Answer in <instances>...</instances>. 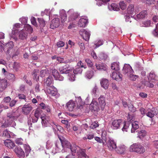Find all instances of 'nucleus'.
Instances as JSON below:
<instances>
[{
	"label": "nucleus",
	"instance_id": "obj_26",
	"mask_svg": "<svg viewBox=\"0 0 158 158\" xmlns=\"http://www.w3.org/2000/svg\"><path fill=\"white\" fill-rule=\"evenodd\" d=\"M60 139L63 148H69L70 147L71 145L70 143L65 139H62L60 138Z\"/></svg>",
	"mask_w": 158,
	"mask_h": 158
},
{
	"label": "nucleus",
	"instance_id": "obj_49",
	"mask_svg": "<svg viewBox=\"0 0 158 158\" xmlns=\"http://www.w3.org/2000/svg\"><path fill=\"white\" fill-rule=\"evenodd\" d=\"M94 75V72L92 70L88 71L86 73V77L89 79L91 78Z\"/></svg>",
	"mask_w": 158,
	"mask_h": 158
},
{
	"label": "nucleus",
	"instance_id": "obj_58",
	"mask_svg": "<svg viewBox=\"0 0 158 158\" xmlns=\"http://www.w3.org/2000/svg\"><path fill=\"white\" fill-rule=\"evenodd\" d=\"M85 61L89 66L90 67H92L93 66V63L90 59H85Z\"/></svg>",
	"mask_w": 158,
	"mask_h": 158
},
{
	"label": "nucleus",
	"instance_id": "obj_31",
	"mask_svg": "<svg viewBox=\"0 0 158 158\" xmlns=\"http://www.w3.org/2000/svg\"><path fill=\"white\" fill-rule=\"evenodd\" d=\"M14 46L13 42L12 41H10L6 44L5 48L7 49V52L8 53H9L10 50L13 48Z\"/></svg>",
	"mask_w": 158,
	"mask_h": 158
},
{
	"label": "nucleus",
	"instance_id": "obj_62",
	"mask_svg": "<svg viewBox=\"0 0 158 158\" xmlns=\"http://www.w3.org/2000/svg\"><path fill=\"white\" fill-rule=\"evenodd\" d=\"M31 21L32 24L35 26L36 27H38L37 24L36 22V19L35 17H32L31 19Z\"/></svg>",
	"mask_w": 158,
	"mask_h": 158
},
{
	"label": "nucleus",
	"instance_id": "obj_14",
	"mask_svg": "<svg viewBox=\"0 0 158 158\" xmlns=\"http://www.w3.org/2000/svg\"><path fill=\"white\" fill-rule=\"evenodd\" d=\"M4 143L6 146L10 149H13L16 146L15 143L9 139L4 140Z\"/></svg>",
	"mask_w": 158,
	"mask_h": 158
},
{
	"label": "nucleus",
	"instance_id": "obj_59",
	"mask_svg": "<svg viewBox=\"0 0 158 158\" xmlns=\"http://www.w3.org/2000/svg\"><path fill=\"white\" fill-rule=\"evenodd\" d=\"M78 16L79 15L77 13L73 12L70 18H71V20H75L78 17Z\"/></svg>",
	"mask_w": 158,
	"mask_h": 158
},
{
	"label": "nucleus",
	"instance_id": "obj_34",
	"mask_svg": "<svg viewBox=\"0 0 158 158\" xmlns=\"http://www.w3.org/2000/svg\"><path fill=\"white\" fill-rule=\"evenodd\" d=\"M111 68L115 71L118 70L119 69V63L117 62H113L111 64Z\"/></svg>",
	"mask_w": 158,
	"mask_h": 158
},
{
	"label": "nucleus",
	"instance_id": "obj_60",
	"mask_svg": "<svg viewBox=\"0 0 158 158\" xmlns=\"http://www.w3.org/2000/svg\"><path fill=\"white\" fill-rule=\"evenodd\" d=\"M18 97L20 100H25L26 99V96L23 94H19L18 95Z\"/></svg>",
	"mask_w": 158,
	"mask_h": 158
},
{
	"label": "nucleus",
	"instance_id": "obj_2",
	"mask_svg": "<svg viewBox=\"0 0 158 158\" xmlns=\"http://www.w3.org/2000/svg\"><path fill=\"white\" fill-rule=\"evenodd\" d=\"M148 81L146 80H144L142 81V84L150 88H153L154 87V85L151 82H154V81L157 80L156 76L153 72H151L148 77Z\"/></svg>",
	"mask_w": 158,
	"mask_h": 158
},
{
	"label": "nucleus",
	"instance_id": "obj_43",
	"mask_svg": "<svg viewBox=\"0 0 158 158\" xmlns=\"http://www.w3.org/2000/svg\"><path fill=\"white\" fill-rule=\"evenodd\" d=\"M39 71V70L38 69H34L32 73V75L33 76L34 79H38L39 77L38 73Z\"/></svg>",
	"mask_w": 158,
	"mask_h": 158
},
{
	"label": "nucleus",
	"instance_id": "obj_28",
	"mask_svg": "<svg viewBox=\"0 0 158 158\" xmlns=\"http://www.w3.org/2000/svg\"><path fill=\"white\" fill-rule=\"evenodd\" d=\"M98 99L101 108L103 110L106 105L105 98L103 96H101Z\"/></svg>",
	"mask_w": 158,
	"mask_h": 158
},
{
	"label": "nucleus",
	"instance_id": "obj_48",
	"mask_svg": "<svg viewBox=\"0 0 158 158\" xmlns=\"http://www.w3.org/2000/svg\"><path fill=\"white\" fill-rule=\"evenodd\" d=\"M152 34L155 37H158V23L156 25L155 28L152 31Z\"/></svg>",
	"mask_w": 158,
	"mask_h": 158
},
{
	"label": "nucleus",
	"instance_id": "obj_1",
	"mask_svg": "<svg viewBox=\"0 0 158 158\" xmlns=\"http://www.w3.org/2000/svg\"><path fill=\"white\" fill-rule=\"evenodd\" d=\"M19 116L18 111L17 110L8 113L7 115V122H5L1 126L2 127H6L10 124L12 121L16 119Z\"/></svg>",
	"mask_w": 158,
	"mask_h": 158
},
{
	"label": "nucleus",
	"instance_id": "obj_33",
	"mask_svg": "<svg viewBox=\"0 0 158 158\" xmlns=\"http://www.w3.org/2000/svg\"><path fill=\"white\" fill-rule=\"evenodd\" d=\"M7 86V81L6 80H2L0 82V91H3Z\"/></svg>",
	"mask_w": 158,
	"mask_h": 158
},
{
	"label": "nucleus",
	"instance_id": "obj_20",
	"mask_svg": "<svg viewBox=\"0 0 158 158\" xmlns=\"http://www.w3.org/2000/svg\"><path fill=\"white\" fill-rule=\"evenodd\" d=\"M112 78L118 81H120L122 80V75L119 73L113 72L111 75Z\"/></svg>",
	"mask_w": 158,
	"mask_h": 158
},
{
	"label": "nucleus",
	"instance_id": "obj_30",
	"mask_svg": "<svg viewBox=\"0 0 158 158\" xmlns=\"http://www.w3.org/2000/svg\"><path fill=\"white\" fill-rule=\"evenodd\" d=\"M82 32V37L83 39L86 41H88L90 35V33L85 30H83Z\"/></svg>",
	"mask_w": 158,
	"mask_h": 158
},
{
	"label": "nucleus",
	"instance_id": "obj_25",
	"mask_svg": "<svg viewBox=\"0 0 158 158\" xmlns=\"http://www.w3.org/2000/svg\"><path fill=\"white\" fill-rule=\"evenodd\" d=\"M53 84V79L52 76H49L47 78L46 81L44 82V85L49 87L52 85Z\"/></svg>",
	"mask_w": 158,
	"mask_h": 158
},
{
	"label": "nucleus",
	"instance_id": "obj_27",
	"mask_svg": "<svg viewBox=\"0 0 158 158\" xmlns=\"http://www.w3.org/2000/svg\"><path fill=\"white\" fill-rule=\"evenodd\" d=\"M100 84L102 87L105 89H107L109 85V82L108 80L103 78L100 81Z\"/></svg>",
	"mask_w": 158,
	"mask_h": 158
},
{
	"label": "nucleus",
	"instance_id": "obj_8",
	"mask_svg": "<svg viewBox=\"0 0 158 158\" xmlns=\"http://www.w3.org/2000/svg\"><path fill=\"white\" fill-rule=\"evenodd\" d=\"M14 151L19 157L23 158L25 156L24 152L20 147L16 146Z\"/></svg>",
	"mask_w": 158,
	"mask_h": 158
},
{
	"label": "nucleus",
	"instance_id": "obj_35",
	"mask_svg": "<svg viewBox=\"0 0 158 158\" xmlns=\"http://www.w3.org/2000/svg\"><path fill=\"white\" fill-rule=\"evenodd\" d=\"M40 106L42 109L45 110L48 112H50L51 108L49 106L45 105L43 102L40 104Z\"/></svg>",
	"mask_w": 158,
	"mask_h": 158
},
{
	"label": "nucleus",
	"instance_id": "obj_47",
	"mask_svg": "<svg viewBox=\"0 0 158 158\" xmlns=\"http://www.w3.org/2000/svg\"><path fill=\"white\" fill-rule=\"evenodd\" d=\"M24 147L25 148L26 156H28L29 153L30 152L31 150L30 147L28 145L25 144L24 145Z\"/></svg>",
	"mask_w": 158,
	"mask_h": 158
},
{
	"label": "nucleus",
	"instance_id": "obj_10",
	"mask_svg": "<svg viewBox=\"0 0 158 158\" xmlns=\"http://www.w3.org/2000/svg\"><path fill=\"white\" fill-rule=\"evenodd\" d=\"M106 143L108 148L111 151L116 149L117 148L116 143L113 140L109 139Z\"/></svg>",
	"mask_w": 158,
	"mask_h": 158
},
{
	"label": "nucleus",
	"instance_id": "obj_4",
	"mask_svg": "<svg viewBox=\"0 0 158 158\" xmlns=\"http://www.w3.org/2000/svg\"><path fill=\"white\" fill-rule=\"evenodd\" d=\"M73 70V68L70 67L69 65L66 64L59 69L60 73L61 74H68L70 73Z\"/></svg>",
	"mask_w": 158,
	"mask_h": 158
},
{
	"label": "nucleus",
	"instance_id": "obj_38",
	"mask_svg": "<svg viewBox=\"0 0 158 158\" xmlns=\"http://www.w3.org/2000/svg\"><path fill=\"white\" fill-rule=\"evenodd\" d=\"M108 8L110 10H114L117 11L118 10V5L115 3H113L108 6Z\"/></svg>",
	"mask_w": 158,
	"mask_h": 158
},
{
	"label": "nucleus",
	"instance_id": "obj_5",
	"mask_svg": "<svg viewBox=\"0 0 158 158\" xmlns=\"http://www.w3.org/2000/svg\"><path fill=\"white\" fill-rule=\"evenodd\" d=\"M122 123V120L121 119H115L112 122L111 127L114 130L119 129Z\"/></svg>",
	"mask_w": 158,
	"mask_h": 158
},
{
	"label": "nucleus",
	"instance_id": "obj_42",
	"mask_svg": "<svg viewBox=\"0 0 158 158\" xmlns=\"http://www.w3.org/2000/svg\"><path fill=\"white\" fill-rule=\"evenodd\" d=\"M123 127L122 129L123 131L127 132L129 129L130 123L128 122L124 121V122Z\"/></svg>",
	"mask_w": 158,
	"mask_h": 158
},
{
	"label": "nucleus",
	"instance_id": "obj_32",
	"mask_svg": "<svg viewBox=\"0 0 158 158\" xmlns=\"http://www.w3.org/2000/svg\"><path fill=\"white\" fill-rule=\"evenodd\" d=\"M115 150L119 154H122L125 151V147L124 145L119 146L117 148H116Z\"/></svg>",
	"mask_w": 158,
	"mask_h": 158
},
{
	"label": "nucleus",
	"instance_id": "obj_54",
	"mask_svg": "<svg viewBox=\"0 0 158 158\" xmlns=\"http://www.w3.org/2000/svg\"><path fill=\"white\" fill-rule=\"evenodd\" d=\"M132 73H130L129 76L130 80L133 81H135L138 77L139 76L133 74Z\"/></svg>",
	"mask_w": 158,
	"mask_h": 158
},
{
	"label": "nucleus",
	"instance_id": "obj_18",
	"mask_svg": "<svg viewBox=\"0 0 158 158\" xmlns=\"http://www.w3.org/2000/svg\"><path fill=\"white\" fill-rule=\"evenodd\" d=\"M88 19L87 17L80 19L78 22V26L81 27H84L86 25L88 22Z\"/></svg>",
	"mask_w": 158,
	"mask_h": 158
},
{
	"label": "nucleus",
	"instance_id": "obj_51",
	"mask_svg": "<svg viewBox=\"0 0 158 158\" xmlns=\"http://www.w3.org/2000/svg\"><path fill=\"white\" fill-rule=\"evenodd\" d=\"M99 58L102 60H106L107 58V55L103 52L101 53L99 56Z\"/></svg>",
	"mask_w": 158,
	"mask_h": 158
},
{
	"label": "nucleus",
	"instance_id": "obj_41",
	"mask_svg": "<svg viewBox=\"0 0 158 158\" xmlns=\"http://www.w3.org/2000/svg\"><path fill=\"white\" fill-rule=\"evenodd\" d=\"M61 17V19L62 23L64 22L67 19V15L66 12L64 11H62L60 13Z\"/></svg>",
	"mask_w": 158,
	"mask_h": 158
},
{
	"label": "nucleus",
	"instance_id": "obj_16",
	"mask_svg": "<svg viewBox=\"0 0 158 158\" xmlns=\"http://www.w3.org/2000/svg\"><path fill=\"white\" fill-rule=\"evenodd\" d=\"M134 7L133 4H130L127 8L126 13L125 11H122V14H133L134 12Z\"/></svg>",
	"mask_w": 158,
	"mask_h": 158
},
{
	"label": "nucleus",
	"instance_id": "obj_7",
	"mask_svg": "<svg viewBox=\"0 0 158 158\" xmlns=\"http://www.w3.org/2000/svg\"><path fill=\"white\" fill-rule=\"evenodd\" d=\"M32 109V107L30 104H25L22 108V111L23 114L27 115L30 113Z\"/></svg>",
	"mask_w": 158,
	"mask_h": 158
},
{
	"label": "nucleus",
	"instance_id": "obj_63",
	"mask_svg": "<svg viewBox=\"0 0 158 158\" xmlns=\"http://www.w3.org/2000/svg\"><path fill=\"white\" fill-rule=\"evenodd\" d=\"M64 42L61 41L58 42L56 44L57 46L59 48L62 47L64 46Z\"/></svg>",
	"mask_w": 158,
	"mask_h": 158
},
{
	"label": "nucleus",
	"instance_id": "obj_40",
	"mask_svg": "<svg viewBox=\"0 0 158 158\" xmlns=\"http://www.w3.org/2000/svg\"><path fill=\"white\" fill-rule=\"evenodd\" d=\"M137 123V122L135 121L132 124V128L131 129V132L132 133L135 132L136 130L139 128V126Z\"/></svg>",
	"mask_w": 158,
	"mask_h": 158
},
{
	"label": "nucleus",
	"instance_id": "obj_12",
	"mask_svg": "<svg viewBox=\"0 0 158 158\" xmlns=\"http://www.w3.org/2000/svg\"><path fill=\"white\" fill-rule=\"evenodd\" d=\"M123 71L124 74L132 73L134 72L131 67L129 64H125L123 67Z\"/></svg>",
	"mask_w": 158,
	"mask_h": 158
},
{
	"label": "nucleus",
	"instance_id": "obj_36",
	"mask_svg": "<svg viewBox=\"0 0 158 158\" xmlns=\"http://www.w3.org/2000/svg\"><path fill=\"white\" fill-rule=\"evenodd\" d=\"M25 31H27L29 34H31L33 31V29L31 25L28 24H25L24 25L23 29Z\"/></svg>",
	"mask_w": 158,
	"mask_h": 158
},
{
	"label": "nucleus",
	"instance_id": "obj_55",
	"mask_svg": "<svg viewBox=\"0 0 158 158\" xmlns=\"http://www.w3.org/2000/svg\"><path fill=\"white\" fill-rule=\"evenodd\" d=\"M23 139L21 138H17L15 140V143L19 145H21L23 144Z\"/></svg>",
	"mask_w": 158,
	"mask_h": 158
},
{
	"label": "nucleus",
	"instance_id": "obj_6",
	"mask_svg": "<svg viewBox=\"0 0 158 158\" xmlns=\"http://www.w3.org/2000/svg\"><path fill=\"white\" fill-rule=\"evenodd\" d=\"M45 93L53 96H55L57 94V89L53 86L47 87Z\"/></svg>",
	"mask_w": 158,
	"mask_h": 158
},
{
	"label": "nucleus",
	"instance_id": "obj_11",
	"mask_svg": "<svg viewBox=\"0 0 158 158\" xmlns=\"http://www.w3.org/2000/svg\"><path fill=\"white\" fill-rule=\"evenodd\" d=\"M60 23V19L58 18H55L53 19L50 24V28L54 29L57 27L59 25Z\"/></svg>",
	"mask_w": 158,
	"mask_h": 158
},
{
	"label": "nucleus",
	"instance_id": "obj_9",
	"mask_svg": "<svg viewBox=\"0 0 158 158\" xmlns=\"http://www.w3.org/2000/svg\"><path fill=\"white\" fill-rule=\"evenodd\" d=\"M158 113L157 109L155 108H152L151 110L148 111L146 113V115L148 117L152 118L155 115H156Z\"/></svg>",
	"mask_w": 158,
	"mask_h": 158
},
{
	"label": "nucleus",
	"instance_id": "obj_61",
	"mask_svg": "<svg viewBox=\"0 0 158 158\" xmlns=\"http://www.w3.org/2000/svg\"><path fill=\"white\" fill-rule=\"evenodd\" d=\"M98 126V124L96 122H94L89 126V127L94 129Z\"/></svg>",
	"mask_w": 158,
	"mask_h": 158
},
{
	"label": "nucleus",
	"instance_id": "obj_22",
	"mask_svg": "<svg viewBox=\"0 0 158 158\" xmlns=\"http://www.w3.org/2000/svg\"><path fill=\"white\" fill-rule=\"evenodd\" d=\"M27 36V33L23 29L19 32V37L20 39L23 40L26 39Z\"/></svg>",
	"mask_w": 158,
	"mask_h": 158
},
{
	"label": "nucleus",
	"instance_id": "obj_44",
	"mask_svg": "<svg viewBox=\"0 0 158 158\" xmlns=\"http://www.w3.org/2000/svg\"><path fill=\"white\" fill-rule=\"evenodd\" d=\"M38 21L39 23V26L41 28L44 27L45 25V23L43 18H38Z\"/></svg>",
	"mask_w": 158,
	"mask_h": 158
},
{
	"label": "nucleus",
	"instance_id": "obj_23",
	"mask_svg": "<svg viewBox=\"0 0 158 158\" xmlns=\"http://www.w3.org/2000/svg\"><path fill=\"white\" fill-rule=\"evenodd\" d=\"M69 148L71 151V152L72 154L71 155L74 156L75 155L76 153L77 154V151H78L80 148L76 145H71Z\"/></svg>",
	"mask_w": 158,
	"mask_h": 158
},
{
	"label": "nucleus",
	"instance_id": "obj_3",
	"mask_svg": "<svg viewBox=\"0 0 158 158\" xmlns=\"http://www.w3.org/2000/svg\"><path fill=\"white\" fill-rule=\"evenodd\" d=\"M130 151L131 152H135L139 154H142L145 152V149L140 144H134L130 146Z\"/></svg>",
	"mask_w": 158,
	"mask_h": 158
},
{
	"label": "nucleus",
	"instance_id": "obj_56",
	"mask_svg": "<svg viewBox=\"0 0 158 158\" xmlns=\"http://www.w3.org/2000/svg\"><path fill=\"white\" fill-rule=\"evenodd\" d=\"M8 79L11 80L12 81H14L15 80V77L14 74L9 73L7 75Z\"/></svg>",
	"mask_w": 158,
	"mask_h": 158
},
{
	"label": "nucleus",
	"instance_id": "obj_24",
	"mask_svg": "<svg viewBox=\"0 0 158 158\" xmlns=\"http://www.w3.org/2000/svg\"><path fill=\"white\" fill-rule=\"evenodd\" d=\"M76 102H77V107L78 108L81 109H83L85 107V105H84V102L82 101V99L80 97H78L76 99Z\"/></svg>",
	"mask_w": 158,
	"mask_h": 158
},
{
	"label": "nucleus",
	"instance_id": "obj_17",
	"mask_svg": "<svg viewBox=\"0 0 158 158\" xmlns=\"http://www.w3.org/2000/svg\"><path fill=\"white\" fill-rule=\"evenodd\" d=\"M95 66L96 69L100 71H106L108 68L106 64L102 63L96 64Z\"/></svg>",
	"mask_w": 158,
	"mask_h": 158
},
{
	"label": "nucleus",
	"instance_id": "obj_57",
	"mask_svg": "<svg viewBox=\"0 0 158 158\" xmlns=\"http://www.w3.org/2000/svg\"><path fill=\"white\" fill-rule=\"evenodd\" d=\"M120 7L122 10H123L126 9V4L123 2H121L119 3Z\"/></svg>",
	"mask_w": 158,
	"mask_h": 158
},
{
	"label": "nucleus",
	"instance_id": "obj_13",
	"mask_svg": "<svg viewBox=\"0 0 158 158\" xmlns=\"http://www.w3.org/2000/svg\"><path fill=\"white\" fill-rule=\"evenodd\" d=\"M90 106L91 110L94 111H98L99 109L98 104L95 100H93Z\"/></svg>",
	"mask_w": 158,
	"mask_h": 158
},
{
	"label": "nucleus",
	"instance_id": "obj_53",
	"mask_svg": "<svg viewBox=\"0 0 158 158\" xmlns=\"http://www.w3.org/2000/svg\"><path fill=\"white\" fill-rule=\"evenodd\" d=\"M128 108L129 110L132 112H134L136 111V108L132 104H129Z\"/></svg>",
	"mask_w": 158,
	"mask_h": 158
},
{
	"label": "nucleus",
	"instance_id": "obj_46",
	"mask_svg": "<svg viewBox=\"0 0 158 158\" xmlns=\"http://www.w3.org/2000/svg\"><path fill=\"white\" fill-rule=\"evenodd\" d=\"M42 111V110H41L40 108H37L34 114L35 117L36 118H39L41 113Z\"/></svg>",
	"mask_w": 158,
	"mask_h": 158
},
{
	"label": "nucleus",
	"instance_id": "obj_39",
	"mask_svg": "<svg viewBox=\"0 0 158 158\" xmlns=\"http://www.w3.org/2000/svg\"><path fill=\"white\" fill-rule=\"evenodd\" d=\"M147 134V132L143 130H141L139 131L138 132V137L140 139L144 137Z\"/></svg>",
	"mask_w": 158,
	"mask_h": 158
},
{
	"label": "nucleus",
	"instance_id": "obj_64",
	"mask_svg": "<svg viewBox=\"0 0 158 158\" xmlns=\"http://www.w3.org/2000/svg\"><path fill=\"white\" fill-rule=\"evenodd\" d=\"M47 70L46 69L41 70L40 73V76L41 77H44L45 76Z\"/></svg>",
	"mask_w": 158,
	"mask_h": 158
},
{
	"label": "nucleus",
	"instance_id": "obj_19",
	"mask_svg": "<svg viewBox=\"0 0 158 158\" xmlns=\"http://www.w3.org/2000/svg\"><path fill=\"white\" fill-rule=\"evenodd\" d=\"M77 155L80 158H86L88 157L85 153V150L80 148L77 152Z\"/></svg>",
	"mask_w": 158,
	"mask_h": 158
},
{
	"label": "nucleus",
	"instance_id": "obj_29",
	"mask_svg": "<svg viewBox=\"0 0 158 158\" xmlns=\"http://www.w3.org/2000/svg\"><path fill=\"white\" fill-rule=\"evenodd\" d=\"M42 124L44 127H47L48 125L49 122L48 118L46 116L41 117Z\"/></svg>",
	"mask_w": 158,
	"mask_h": 158
},
{
	"label": "nucleus",
	"instance_id": "obj_50",
	"mask_svg": "<svg viewBox=\"0 0 158 158\" xmlns=\"http://www.w3.org/2000/svg\"><path fill=\"white\" fill-rule=\"evenodd\" d=\"M82 72V69L81 67L76 68L73 71V73L74 74H81Z\"/></svg>",
	"mask_w": 158,
	"mask_h": 158
},
{
	"label": "nucleus",
	"instance_id": "obj_52",
	"mask_svg": "<svg viewBox=\"0 0 158 158\" xmlns=\"http://www.w3.org/2000/svg\"><path fill=\"white\" fill-rule=\"evenodd\" d=\"M10 132L7 129H6L3 131L2 135L3 136L5 137L8 138H10L11 136Z\"/></svg>",
	"mask_w": 158,
	"mask_h": 158
},
{
	"label": "nucleus",
	"instance_id": "obj_15",
	"mask_svg": "<svg viewBox=\"0 0 158 158\" xmlns=\"http://www.w3.org/2000/svg\"><path fill=\"white\" fill-rule=\"evenodd\" d=\"M52 73L53 76L56 80L60 81H62L64 80V77L61 76L58 71L55 69L52 70Z\"/></svg>",
	"mask_w": 158,
	"mask_h": 158
},
{
	"label": "nucleus",
	"instance_id": "obj_37",
	"mask_svg": "<svg viewBox=\"0 0 158 158\" xmlns=\"http://www.w3.org/2000/svg\"><path fill=\"white\" fill-rule=\"evenodd\" d=\"M66 106L69 110L70 111H72L75 106L74 103L70 102H68L66 104Z\"/></svg>",
	"mask_w": 158,
	"mask_h": 158
},
{
	"label": "nucleus",
	"instance_id": "obj_45",
	"mask_svg": "<svg viewBox=\"0 0 158 158\" xmlns=\"http://www.w3.org/2000/svg\"><path fill=\"white\" fill-rule=\"evenodd\" d=\"M143 2L147 5H151L154 4L156 2L155 0H143Z\"/></svg>",
	"mask_w": 158,
	"mask_h": 158
},
{
	"label": "nucleus",
	"instance_id": "obj_21",
	"mask_svg": "<svg viewBox=\"0 0 158 158\" xmlns=\"http://www.w3.org/2000/svg\"><path fill=\"white\" fill-rule=\"evenodd\" d=\"M148 14L146 10H144L141 12L139 14H137L135 17V19H142L144 18Z\"/></svg>",
	"mask_w": 158,
	"mask_h": 158
}]
</instances>
